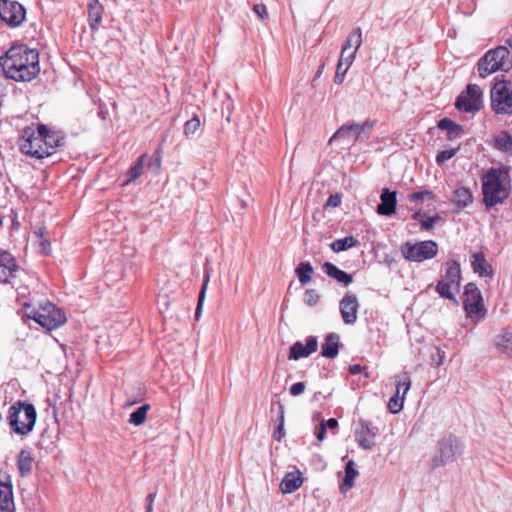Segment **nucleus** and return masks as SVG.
<instances>
[{
	"instance_id": "obj_44",
	"label": "nucleus",
	"mask_w": 512,
	"mask_h": 512,
	"mask_svg": "<svg viewBox=\"0 0 512 512\" xmlns=\"http://www.w3.org/2000/svg\"><path fill=\"white\" fill-rule=\"evenodd\" d=\"M435 195L430 190H422L409 195L410 201H424V200H433Z\"/></svg>"
},
{
	"instance_id": "obj_10",
	"label": "nucleus",
	"mask_w": 512,
	"mask_h": 512,
	"mask_svg": "<svg viewBox=\"0 0 512 512\" xmlns=\"http://www.w3.org/2000/svg\"><path fill=\"white\" fill-rule=\"evenodd\" d=\"M458 110L464 112H476L482 107V90L476 84H469L466 91L461 93L455 102Z\"/></svg>"
},
{
	"instance_id": "obj_17",
	"label": "nucleus",
	"mask_w": 512,
	"mask_h": 512,
	"mask_svg": "<svg viewBox=\"0 0 512 512\" xmlns=\"http://www.w3.org/2000/svg\"><path fill=\"white\" fill-rule=\"evenodd\" d=\"M5 480L0 479V511L15 512V503L13 497V487L9 477Z\"/></svg>"
},
{
	"instance_id": "obj_29",
	"label": "nucleus",
	"mask_w": 512,
	"mask_h": 512,
	"mask_svg": "<svg viewBox=\"0 0 512 512\" xmlns=\"http://www.w3.org/2000/svg\"><path fill=\"white\" fill-rule=\"evenodd\" d=\"M358 476V471L355 468V462L350 460L345 467V477L340 486L342 492H346L347 490L353 487L354 479Z\"/></svg>"
},
{
	"instance_id": "obj_13",
	"label": "nucleus",
	"mask_w": 512,
	"mask_h": 512,
	"mask_svg": "<svg viewBox=\"0 0 512 512\" xmlns=\"http://www.w3.org/2000/svg\"><path fill=\"white\" fill-rule=\"evenodd\" d=\"M463 306L469 317L479 316L484 313L483 298L477 285L468 283L463 293Z\"/></svg>"
},
{
	"instance_id": "obj_42",
	"label": "nucleus",
	"mask_w": 512,
	"mask_h": 512,
	"mask_svg": "<svg viewBox=\"0 0 512 512\" xmlns=\"http://www.w3.org/2000/svg\"><path fill=\"white\" fill-rule=\"evenodd\" d=\"M459 149L460 147L440 151L436 156V163L439 166L444 165L448 160L452 159L457 154Z\"/></svg>"
},
{
	"instance_id": "obj_33",
	"label": "nucleus",
	"mask_w": 512,
	"mask_h": 512,
	"mask_svg": "<svg viewBox=\"0 0 512 512\" xmlns=\"http://www.w3.org/2000/svg\"><path fill=\"white\" fill-rule=\"evenodd\" d=\"M43 138V146L47 147L48 156H50L53 154L54 149L60 145L62 137L57 132L50 131L46 127L45 137Z\"/></svg>"
},
{
	"instance_id": "obj_64",
	"label": "nucleus",
	"mask_w": 512,
	"mask_h": 512,
	"mask_svg": "<svg viewBox=\"0 0 512 512\" xmlns=\"http://www.w3.org/2000/svg\"><path fill=\"white\" fill-rule=\"evenodd\" d=\"M323 67H324V65H321V66L319 67V69H318V71H317V73H316V76H320V75H321L322 70H323Z\"/></svg>"
},
{
	"instance_id": "obj_40",
	"label": "nucleus",
	"mask_w": 512,
	"mask_h": 512,
	"mask_svg": "<svg viewBox=\"0 0 512 512\" xmlns=\"http://www.w3.org/2000/svg\"><path fill=\"white\" fill-rule=\"evenodd\" d=\"M209 278H210L209 273H206L205 277H204V282H203L201 291H200L199 296H198V303H197V307H196V311H195V318L197 320L199 319L200 314H201V309H202V306H203V303H204V300H205V295H206V290H207Z\"/></svg>"
},
{
	"instance_id": "obj_35",
	"label": "nucleus",
	"mask_w": 512,
	"mask_h": 512,
	"mask_svg": "<svg viewBox=\"0 0 512 512\" xmlns=\"http://www.w3.org/2000/svg\"><path fill=\"white\" fill-rule=\"evenodd\" d=\"M36 322L39 325H41L42 327H44L48 330H52V329L59 327L61 325V323L63 322V320L61 319L60 315L57 318V317H54L51 315H46V314H43L40 312L38 315V318L36 319Z\"/></svg>"
},
{
	"instance_id": "obj_57",
	"label": "nucleus",
	"mask_w": 512,
	"mask_h": 512,
	"mask_svg": "<svg viewBox=\"0 0 512 512\" xmlns=\"http://www.w3.org/2000/svg\"><path fill=\"white\" fill-rule=\"evenodd\" d=\"M273 436L279 442L284 438V436H285L284 424L279 423L277 425V427H276V429L274 431Z\"/></svg>"
},
{
	"instance_id": "obj_55",
	"label": "nucleus",
	"mask_w": 512,
	"mask_h": 512,
	"mask_svg": "<svg viewBox=\"0 0 512 512\" xmlns=\"http://www.w3.org/2000/svg\"><path fill=\"white\" fill-rule=\"evenodd\" d=\"M325 434H326V424H325V421H322L319 424L315 435L319 441H323L325 439Z\"/></svg>"
},
{
	"instance_id": "obj_60",
	"label": "nucleus",
	"mask_w": 512,
	"mask_h": 512,
	"mask_svg": "<svg viewBox=\"0 0 512 512\" xmlns=\"http://www.w3.org/2000/svg\"><path fill=\"white\" fill-rule=\"evenodd\" d=\"M156 498V492L150 493L146 497V501L148 504H153Z\"/></svg>"
},
{
	"instance_id": "obj_50",
	"label": "nucleus",
	"mask_w": 512,
	"mask_h": 512,
	"mask_svg": "<svg viewBox=\"0 0 512 512\" xmlns=\"http://www.w3.org/2000/svg\"><path fill=\"white\" fill-rule=\"evenodd\" d=\"M253 10L261 20H264L268 17V11L264 4L254 5Z\"/></svg>"
},
{
	"instance_id": "obj_12",
	"label": "nucleus",
	"mask_w": 512,
	"mask_h": 512,
	"mask_svg": "<svg viewBox=\"0 0 512 512\" xmlns=\"http://www.w3.org/2000/svg\"><path fill=\"white\" fill-rule=\"evenodd\" d=\"M26 10L17 1L0 0V19L10 27L19 26L25 19Z\"/></svg>"
},
{
	"instance_id": "obj_2",
	"label": "nucleus",
	"mask_w": 512,
	"mask_h": 512,
	"mask_svg": "<svg viewBox=\"0 0 512 512\" xmlns=\"http://www.w3.org/2000/svg\"><path fill=\"white\" fill-rule=\"evenodd\" d=\"M511 180L504 168H491L482 177L483 203L492 208L504 203L511 191Z\"/></svg>"
},
{
	"instance_id": "obj_61",
	"label": "nucleus",
	"mask_w": 512,
	"mask_h": 512,
	"mask_svg": "<svg viewBox=\"0 0 512 512\" xmlns=\"http://www.w3.org/2000/svg\"><path fill=\"white\" fill-rule=\"evenodd\" d=\"M146 512H153V504H148L147 503Z\"/></svg>"
},
{
	"instance_id": "obj_25",
	"label": "nucleus",
	"mask_w": 512,
	"mask_h": 512,
	"mask_svg": "<svg viewBox=\"0 0 512 512\" xmlns=\"http://www.w3.org/2000/svg\"><path fill=\"white\" fill-rule=\"evenodd\" d=\"M34 459L29 450L23 449L18 454L17 467L22 477L28 476L33 469Z\"/></svg>"
},
{
	"instance_id": "obj_31",
	"label": "nucleus",
	"mask_w": 512,
	"mask_h": 512,
	"mask_svg": "<svg viewBox=\"0 0 512 512\" xmlns=\"http://www.w3.org/2000/svg\"><path fill=\"white\" fill-rule=\"evenodd\" d=\"M360 243L354 236H347L345 238L336 239L330 245L331 249L336 252H342L349 248L356 247Z\"/></svg>"
},
{
	"instance_id": "obj_14",
	"label": "nucleus",
	"mask_w": 512,
	"mask_h": 512,
	"mask_svg": "<svg viewBox=\"0 0 512 512\" xmlns=\"http://www.w3.org/2000/svg\"><path fill=\"white\" fill-rule=\"evenodd\" d=\"M355 438L358 445L364 450H372L375 446L376 429L370 422L359 420L355 430Z\"/></svg>"
},
{
	"instance_id": "obj_37",
	"label": "nucleus",
	"mask_w": 512,
	"mask_h": 512,
	"mask_svg": "<svg viewBox=\"0 0 512 512\" xmlns=\"http://www.w3.org/2000/svg\"><path fill=\"white\" fill-rule=\"evenodd\" d=\"M149 409V404H144L140 406L130 414L129 422L135 426L142 425L146 420L147 412L149 411Z\"/></svg>"
},
{
	"instance_id": "obj_19",
	"label": "nucleus",
	"mask_w": 512,
	"mask_h": 512,
	"mask_svg": "<svg viewBox=\"0 0 512 512\" xmlns=\"http://www.w3.org/2000/svg\"><path fill=\"white\" fill-rule=\"evenodd\" d=\"M472 268L475 273L481 277H492L493 269L492 266L487 263L485 255L482 252L474 253L472 256Z\"/></svg>"
},
{
	"instance_id": "obj_22",
	"label": "nucleus",
	"mask_w": 512,
	"mask_h": 512,
	"mask_svg": "<svg viewBox=\"0 0 512 512\" xmlns=\"http://www.w3.org/2000/svg\"><path fill=\"white\" fill-rule=\"evenodd\" d=\"M322 269L329 277L335 279L339 283L344 284L345 286L349 285L353 281L351 274L346 273L330 262H325L322 265Z\"/></svg>"
},
{
	"instance_id": "obj_34",
	"label": "nucleus",
	"mask_w": 512,
	"mask_h": 512,
	"mask_svg": "<svg viewBox=\"0 0 512 512\" xmlns=\"http://www.w3.org/2000/svg\"><path fill=\"white\" fill-rule=\"evenodd\" d=\"M298 279L302 285H306L311 280V275L314 272L312 265L309 262H301L295 269Z\"/></svg>"
},
{
	"instance_id": "obj_56",
	"label": "nucleus",
	"mask_w": 512,
	"mask_h": 512,
	"mask_svg": "<svg viewBox=\"0 0 512 512\" xmlns=\"http://www.w3.org/2000/svg\"><path fill=\"white\" fill-rule=\"evenodd\" d=\"M277 406H278V413H277V420H276L277 425L279 423L284 424V422H285V417H284L285 408H284V405L280 401H278L277 402Z\"/></svg>"
},
{
	"instance_id": "obj_54",
	"label": "nucleus",
	"mask_w": 512,
	"mask_h": 512,
	"mask_svg": "<svg viewBox=\"0 0 512 512\" xmlns=\"http://www.w3.org/2000/svg\"><path fill=\"white\" fill-rule=\"evenodd\" d=\"M161 167V160L159 157L151 158L148 163V168L157 174Z\"/></svg>"
},
{
	"instance_id": "obj_58",
	"label": "nucleus",
	"mask_w": 512,
	"mask_h": 512,
	"mask_svg": "<svg viewBox=\"0 0 512 512\" xmlns=\"http://www.w3.org/2000/svg\"><path fill=\"white\" fill-rule=\"evenodd\" d=\"M364 369V367H362L361 365L359 364H354V365H351L349 367V372L352 374V375H356V374H359L360 372H362V370Z\"/></svg>"
},
{
	"instance_id": "obj_43",
	"label": "nucleus",
	"mask_w": 512,
	"mask_h": 512,
	"mask_svg": "<svg viewBox=\"0 0 512 512\" xmlns=\"http://www.w3.org/2000/svg\"><path fill=\"white\" fill-rule=\"evenodd\" d=\"M200 128V120L197 116H194L190 120L186 121L184 125V134L186 137L193 136Z\"/></svg>"
},
{
	"instance_id": "obj_47",
	"label": "nucleus",
	"mask_w": 512,
	"mask_h": 512,
	"mask_svg": "<svg viewBox=\"0 0 512 512\" xmlns=\"http://www.w3.org/2000/svg\"><path fill=\"white\" fill-rule=\"evenodd\" d=\"M34 241L48 236V230L45 226H34L32 228Z\"/></svg>"
},
{
	"instance_id": "obj_16",
	"label": "nucleus",
	"mask_w": 512,
	"mask_h": 512,
	"mask_svg": "<svg viewBox=\"0 0 512 512\" xmlns=\"http://www.w3.org/2000/svg\"><path fill=\"white\" fill-rule=\"evenodd\" d=\"M318 348V339L316 336H309L306 339V344L297 341L290 347L289 359L298 360L306 358L314 353Z\"/></svg>"
},
{
	"instance_id": "obj_8",
	"label": "nucleus",
	"mask_w": 512,
	"mask_h": 512,
	"mask_svg": "<svg viewBox=\"0 0 512 512\" xmlns=\"http://www.w3.org/2000/svg\"><path fill=\"white\" fill-rule=\"evenodd\" d=\"M402 256L410 262H423L433 259L438 253V245L433 240L405 242L400 246Z\"/></svg>"
},
{
	"instance_id": "obj_6",
	"label": "nucleus",
	"mask_w": 512,
	"mask_h": 512,
	"mask_svg": "<svg viewBox=\"0 0 512 512\" xmlns=\"http://www.w3.org/2000/svg\"><path fill=\"white\" fill-rule=\"evenodd\" d=\"M461 269L456 260H450L446 263V269L440 280L436 284V291L440 297L458 303L456 294L460 291Z\"/></svg>"
},
{
	"instance_id": "obj_49",
	"label": "nucleus",
	"mask_w": 512,
	"mask_h": 512,
	"mask_svg": "<svg viewBox=\"0 0 512 512\" xmlns=\"http://www.w3.org/2000/svg\"><path fill=\"white\" fill-rule=\"evenodd\" d=\"M305 391V384L303 382H297V383H294L290 389H289V393L292 395V396H299L301 395L303 392Z\"/></svg>"
},
{
	"instance_id": "obj_63",
	"label": "nucleus",
	"mask_w": 512,
	"mask_h": 512,
	"mask_svg": "<svg viewBox=\"0 0 512 512\" xmlns=\"http://www.w3.org/2000/svg\"><path fill=\"white\" fill-rule=\"evenodd\" d=\"M420 216H421L420 212H416V213L413 214L412 218L414 220H419Z\"/></svg>"
},
{
	"instance_id": "obj_38",
	"label": "nucleus",
	"mask_w": 512,
	"mask_h": 512,
	"mask_svg": "<svg viewBox=\"0 0 512 512\" xmlns=\"http://www.w3.org/2000/svg\"><path fill=\"white\" fill-rule=\"evenodd\" d=\"M495 148L502 152H512V136L502 132L495 139Z\"/></svg>"
},
{
	"instance_id": "obj_59",
	"label": "nucleus",
	"mask_w": 512,
	"mask_h": 512,
	"mask_svg": "<svg viewBox=\"0 0 512 512\" xmlns=\"http://www.w3.org/2000/svg\"><path fill=\"white\" fill-rule=\"evenodd\" d=\"M326 429H335L338 426V421L335 418H330L329 420L325 421Z\"/></svg>"
},
{
	"instance_id": "obj_1",
	"label": "nucleus",
	"mask_w": 512,
	"mask_h": 512,
	"mask_svg": "<svg viewBox=\"0 0 512 512\" xmlns=\"http://www.w3.org/2000/svg\"><path fill=\"white\" fill-rule=\"evenodd\" d=\"M0 66L7 78L28 82L40 72L39 54L24 44L13 45L0 57Z\"/></svg>"
},
{
	"instance_id": "obj_52",
	"label": "nucleus",
	"mask_w": 512,
	"mask_h": 512,
	"mask_svg": "<svg viewBox=\"0 0 512 512\" xmlns=\"http://www.w3.org/2000/svg\"><path fill=\"white\" fill-rule=\"evenodd\" d=\"M341 204V197L338 194L330 195L326 201V207H337Z\"/></svg>"
},
{
	"instance_id": "obj_53",
	"label": "nucleus",
	"mask_w": 512,
	"mask_h": 512,
	"mask_svg": "<svg viewBox=\"0 0 512 512\" xmlns=\"http://www.w3.org/2000/svg\"><path fill=\"white\" fill-rule=\"evenodd\" d=\"M24 311H25V315L29 318V319H33L35 322H36V319L38 318V315H39V311H37L34 307H32L31 305H25L24 307Z\"/></svg>"
},
{
	"instance_id": "obj_24",
	"label": "nucleus",
	"mask_w": 512,
	"mask_h": 512,
	"mask_svg": "<svg viewBox=\"0 0 512 512\" xmlns=\"http://www.w3.org/2000/svg\"><path fill=\"white\" fill-rule=\"evenodd\" d=\"M103 6L98 0H90L88 4V19L90 27L96 31L102 20Z\"/></svg>"
},
{
	"instance_id": "obj_27",
	"label": "nucleus",
	"mask_w": 512,
	"mask_h": 512,
	"mask_svg": "<svg viewBox=\"0 0 512 512\" xmlns=\"http://www.w3.org/2000/svg\"><path fill=\"white\" fill-rule=\"evenodd\" d=\"M438 128L447 132V139L453 141L461 137L463 128L449 118H443L438 122Z\"/></svg>"
},
{
	"instance_id": "obj_9",
	"label": "nucleus",
	"mask_w": 512,
	"mask_h": 512,
	"mask_svg": "<svg viewBox=\"0 0 512 512\" xmlns=\"http://www.w3.org/2000/svg\"><path fill=\"white\" fill-rule=\"evenodd\" d=\"M491 106L496 114H512V83L497 81L490 93Z\"/></svg>"
},
{
	"instance_id": "obj_62",
	"label": "nucleus",
	"mask_w": 512,
	"mask_h": 512,
	"mask_svg": "<svg viewBox=\"0 0 512 512\" xmlns=\"http://www.w3.org/2000/svg\"><path fill=\"white\" fill-rule=\"evenodd\" d=\"M354 137H355V132H351L350 134V137L349 138H343L344 140H348V141H353L354 142Z\"/></svg>"
},
{
	"instance_id": "obj_20",
	"label": "nucleus",
	"mask_w": 512,
	"mask_h": 512,
	"mask_svg": "<svg viewBox=\"0 0 512 512\" xmlns=\"http://www.w3.org/2000/svg\"><path fill=\"white\" fill-rule=\"evenodd\" d=\"M355 59V51H351L348 55H340V59L337 64L336 73L334 76V82L338 85L342 84L346 73Z\"/></svg>"
},
{
	"instance_id": "obj_23",
	"label": "nucleus",
	"mask_w": 512,
	"mask_h": 512,
	"mask_svg": "<svg viewBox=\"0 0 512 512\" xmlns=\"http://www.w3.org/2000/svg\"><path fill=\"white\" fill-rule=\"evenodd\" d=\"M339 352V335L330 333L326 336L325 342L322 344L321 355L323 357L334 359Z\"/></svg>"
},
{
	"instance_id": "obj_3",
	"label": "nucleus",
	"mask_w": 512,
	"mask_h": 512,
	"mask_svg": "<svg viewBox=\"0 0 512 512\" xmlns=\"http://www.w3.org/2000/svg\"><path fill=\"white\" fill-rule=\"evenodd\" d=\"M6 419L12 432L25 436L34 429L37 412L33 404L18 400L9 407Z\"/></svg>"
},
{
	"instance_id": "obj_21",
	"label": "nucleus",
	"mask_w": 512,
	"mask_h": 512,
	"mask_svg": "<svg viewBox=\"0 0 512 512\" xmlns=\"http://www.w3.org/2000/svg\"><path fill=\"white\" fill-rule=\"evenodd\" d=\"M451 202L458 210L464 209L473 202V194L469 188L458 187L453 192Z\"/></svg>"
},
{
	"instance_id": "obj_5",
	"label": "nucleus",
	"mask_w": 512,
	"mask_h": 512,
	"mask_svg": "<svg viewBox=\"0 0 512 512\" xmlns=\"http://www.w3.org/2000/svg\"><path fill=\"white\" fill-rule=\"evenodd\" d=\"M509 55V50L504 46L489 50L478 61L479 76L485 78L499 70L509 71L512 68V60Z\"/></svg>"
},
{
	"instance_id": "obj_48",
	"label": "nucleus",
	"mask_w": 512,
	"mask_h": 512,
	"mask_svg": "<svg viewBox=\"0 0 512 512\" xmlns=\"http://www.w3.org/2000/svg\"><path fill=\"white\" fill-rule=\"evenodd\" d=\"M438 216L427 217L426 219L420 221L421 229L430 230L434 227V224L438 221Z\"/></svg>"
},
{
	"instance_id": "obj_26",
	"label": "nucleus",
	"mask_w": 512,
	"mask_h": 512,
	"mask_svg": "<svg viewBox=\"0 0 512 512\" xmlns=\"http://www.w3.org/2000/svg\"><path fill=\"white\" fill-rule=\"evenodd\" d=\"M303 479L299 473H287L280 485L281 491L284 494L293 493L300 488Z\"/></svg>"
},
{
	"instance_id": "obj_28",
	"label": "nucleus",
	"mask_w": 512,
	"mask_h": 512,
	"mask_svg": "<svg viewBox=\"0 0 512 512\" xmlns=\"http://www.w3.org/2000/svg\"><path fill=\"white\" fill-rule=\"evenodd\" d=\"M362 45V30L360 27L355 28L347 37V40L342 48L341 54L348 55L349 50L353 47L355 54Z\"/></svg>"
},
{
	"instance_id": "obj_11",
	"label": "nucleus",
	"mask_w": 512,
	"mask_h": 512,
	"mask_svg": "<svg viewBox=\"0 0 512 512\" xmlns=\"http://www.w3.org/2000/svg\"><path fill=\"white\" fill-rule=\"evenodd\" d=\"M374 125L375 121L370 120H366L363 124H344L333 134L329 142L332 143L338 138H349L351 132H355L354 142L366 140L369 138Z\"/></svg>"
},
{
	"instance_id": "obj_51",
	"label": "nucleus",
	"mask_w": 512,
	"mask_h": 512,
	"mask_svg": "<svg viewBox=\"0 0 512 512\" xmlns=\"http://www.w3.org/2000/svg\"><path fill=\"white\" fill-rule=\"evenodd\" d=\"M15 271L0 266V281L8 282L14 276Z\"/></svg>"
},
{
	"instance_id": "obj_46",
	"label": "nucleus",
	"mask_w": 512,
	"mask_h": 512,
	"mask_svg": "<svg viewBox=\"0 0 512 512\" xmlns=\"http://www.w3.org/2000/svg\"><path fill=\"white\" fill-rule=\"evenodd\" d=\"M35 244L38 246V251L43 255H49L51 252V243L49 237L46 236L44 238L38 239L35 241Z\"/></svg>"
},
{
	"instance_id": "obj_39",
	"label": "nucleus",
	"mask_w": 512,
	"mask_h": 512,
	"mask_svg": "<svg viewBox=\"0 0 512 512\" xmlns=\"http://www.w3.org/2000/svg\"><path fill=\"white\" fill-rule=\"evenodd\" d=\"M405 397L394 394L388 402V410L392 414H397L403 409Z\"/></svg>"
},
{
	"instance_id": "obj_32",
	"label": "nucleus",
	"mask_w": 512,
	"mask_h": 512,
	"mask_svg": "<svg viewBox=\"0 0 512 512\" xmlns=\"http://www.w3.org/2000/svg\"><path fill=\"white\" fill-rule=\"evenodd\" d=\"M147 158V154L141 155L136 162L130 167L127 172V180L125 181V185L139 178L144 169L145 159Z\"/></svg>"
},
{
	"instance_id": "obj_18",
	"label": "nucleus",
	"mask_w": 512,
	"mask_h": 512,
	"mask_svg": "<svg viewBox=\"0 0 512 512\" xmlns=\"http://www.w3.org/2000/svg\"><path fill=\"white\" fill-rule=\"evenodd\" d=\"M380 204L377 206V213L382 216H391L395 213L397 204L396 192L384 189L380 196Z\"/></svg>"
},
{
	"instance_id": "obj_4",
	"label": "nucleus",
	"mask_w": 512,
	"mask_h": 512,
	"mask_svg": "<svg viewBox=\"0 0 512 512\" xmlns=\"http://www.w3.org/2000/svg\"><path fill=\"white\" fill-rule=\"evenodd\" d=\"M46 125L38 124L37 128L25 127L18 140L20 151L30 157L42 159L48 156L47 147L43 146Z\"/></svg>"
},
{
	"instance_id": "obj_30",
	"label": "nucleus",
	"mask_w": 512,
	"mask_h": 512,
	"mask_svg": "<svg viewBox=\"0 0 512 512\" xmlns=\"http://www.w3.org/2000/svg\"><path fill=\"white\" fill-rule=\"evenodd\" d=\"M495 346L503 354L512 357V333L506 332L497 336Z\"/></svg>"
},
{
	"instance_id": "obj_45",
	"label": "nucleus",
	"mask_w": 512,
	"mask_h": 512,
	"mask_svg": "<svg viewBox=\"0 0 512 512\" xmlns=\"http://www.w3.org/2000/svg\"><path fill=\"white\" fill-rule=\"evenodd\" d=\"M320 295L315 289H307L304 293V301L309 306H314L318 303Z\"/></svg>"
},
{
	"instance_id": "obj_15",
	"label": "nucleus",
	"mask_w": 512,
	"mask_h": 512,
	"mask_svg": "<svg viewBox=\"0 0 512 512\" xmlns=\"http://www.w3.org/2000/svg\"><path fill=\"white\" fill-rule=\"evenodd\" d=\"M359 302L355 294L346 293L340 300L339 309L345 324H354L357 321Z\"/></svg>"
},
{
	"instance_id": "obj_36",
	"label": "nucleus",
	"mask_w": 512,
	"mask_h": 512,
	"mask_svg": "<svg viewBox=\"0 0 512 512\" xmlns=\"http://www.w3.org/2000/svg\"><path fill=\"white\" fill-rule=\"evenodd\" d=\"M411 387V379L407 372L396 376V394L405 397Z\"/></svg>"
},
{
	"instance_id": "obj_41",
	"label": "nucleus",
	"mask_w": 512,
	"mask_h": 512,
	"mask_svg": "<svg viewBox=\"0 0 512 512\" xmlns=\"http://www.w3.org/2000/svg\"><path fill=\"white\" fill-rule=\"evenodd\" d=\"M0 266L8 268L12 271H17L18 265L15 258L8 252L0 253Z\"/></svg>"
},
{
	"instance_id": "obj_7",
	"label": "nucleus",
	"mask_w": 512,
	"mask_h": 512,
	"mask_svg": "<svg viewBox=\"0 0 512 512\" xmlns=\"http://www.w3.org/2000/svg\"><path fill=\"white\" fill-rule=\"evenodd\" d=\"M462 450L463 445L457 437L444 436L438 441L437 450L431 459V468L435 469L454 462L461 455Z\"/></svg>"
}]
</instances>
